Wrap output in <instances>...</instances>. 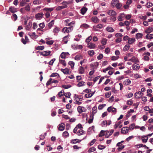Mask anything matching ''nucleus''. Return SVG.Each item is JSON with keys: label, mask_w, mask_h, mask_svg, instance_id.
I'll list each match as a JSON object with an SVG mask.
<instances>
[{"label": "nucleus", "mask_w": 153, "mask_h": 153, "mask_svg": "<svg viewBox=\"0 0 153 153\" xmlns=\"http://www.w3.org/2000/svg\"><path fill=\"white\" fill-rule=\"evenodd\" d=\"M88 54L91 56H93L94 54V52L93 50L88 51Z\"/></svg>", "instance_id": "obj_31"}, {"label": "nucleus", "mask_w": 153, "mask_h": 153, "mask_svg": "<svg viewBox=\"0 0 153 153\" xmlns=\"http://www.w3.org/2000/svg\"><path fill=\"white\" fill-rule=\"evenodd\" d=\"M59 62L62 64L64 66H66V64L64 60L60 59Z\"/></svg>", "instance_id": "obj_36"}, {"label": "nucleus", "mask_w": 153, "mask_h": 153, "mask_svg": "<svg viewBox=\"0 0 153 153\" xmlns=\"http://www.w3.org/2000/svg\"><path fill=\"white\" fill-rule=\"evenodd\" d=\"M45 47L44 46H38L36 48V49L38 50H42L44 49Z\"/></svg>", "instance_id": "obj_40"}, {"label": "nucleus", "mask_w": 153, "mask_h": 153, "mask_svg": "<svg viewBox=\"0 0 153 153\" xmlns=\"http://www.w3.org/2000/svg\"><path fill=\"white\" fill-rule=\"evenodd\" d=\"M107 111L110 112L111 111L113 113H115L117 112L116 109L114 107L110 106L108 107L107 109Z\"/></svg>", "instance_id": "obj_4"}, {"label": "nucleus", "mask_w": 153, "mask_h": 153, "mask_svg": "<svg viewBox=\"0 0 153 153\" xmlns=\"http://www.w3.org/2000/svg\"><path fill=\"white\" fill-rule=\"evenodd\" d=\"M79 73L81 74H83L84 73V68L82 66H80L79 70Z\"/></svg>", "instance_id": "obj_28"}, {"label": "nucleus", "mask_w": 153, "mask_h": 153, "mask_svg": "<svg viewBox=\"0 0 153 153\" xmlns=\"http://www.w3.org/2000/svg\"><path fill=\"white\" fill-rule=\"evenodd\" d=\"M71 85H62L61 87L62 88H63L64 89H68L71 87Z\"/></svg>", "instance_id": "obj_33"}, {"label": "nucleus", "mask_w": 153, "mask_h": 153, "mask_svg": "<svg viewBox=\"0 0 153 153\" xmlns=\"http://www.w3.org/2000/svg\"><path fill=\"white\" fill-rule=\"evenodd\" d=\"M63 41L65 44L67 43L68 36H66L63 38Z\"/></svg>", "instance_id": "obj_46"}, {"label": "nucleus", "mask_w": 153, "mask_h": 153, "mask_svg": "<svg viewBox=\"0 0 153 153\" xmlns=\"http://www.w3.org/2000/svg\"><path fill=\"white\" fill-rule=\"evenodd\" d=\"M56 59L55 58H53L49 62V64L51 65H52L54 62L55 60Z\"/></svg>", "instance_id": "obj_59"}, {"label": "nucleus", "mask_w": 153, "mask_h": 153, "mask_svg": "<svg viewBox=\"0 0 153 153\" xmlns=\"http://www.w3.org/2000/svg\"><path fill=\"white\" fill-rule=\"evenodd\" d=\"M52 79L51 78H50L48 81L46 83V85L48 86L50 84L52 83Z\"/></svg>", "instance_id": "obj_63"}, {"label": "nucleus", "mask_w": 153, "mask_h": 153, "mask_svg": "<svg viewBox=\"0 0 153 153\" xmlns=\"http://www.w3.org/2000/svg\"><path fill=\"white\" fill-rule=\"evenodd\" d=\"M88 10V8L85 7H82L80 10V13L84 15L86 13V11Z\"/></svg>", "instance_id": "obj_5"}, {"label": "nucleus", "mask_w": 153, "mask_h": 153, "mask_svg": "<svg viewBox=\"0 0 153 153\" xmlns=\"http://www.w3.org/2000/svg\"><path fill=\"white\" fill-rule=\"evenodd\" d=\"M62 93H64V90H62L61 91L58 93V94L59 97H61L64 94H61Z\"/></svg>", "instance_id": "obj_53"}, {"label": "nucleus", "mask_w": 153, "mask_h": 153, "mask_svg": "<svg viewBox=\"0 0 153 153\" xmlns=\"http://www.w3.org/2000/svg\"><path fill=\"white\" fill-rule=\"evenodd\" d=\"M98 148L99 149L102 150L104 149L105 148V147L104 146L99 145L98 146Z\"/></svg>", "instance_id": "obj_56"}, {"label": "nucleus", "mask_w": 153, "mask_h": 153, "mask_svg": "<svg viewBox=\"0 0 153 153\" xmlns=\"http://www.w3.org/2000/svg\"><path fill=\"white\" fill-rule=\"evenodd\" d=\"M102 123L103 124L102 125L103 127L106 126L107 125V121L106 120H104L102 122Z\"/></svg>", "instance_id": "obj_57"}, {"label": "nucleus", "mask_w": 153, "mask_h": 153, "mask_svg": "<svg viewBox=\"0 0 153 153\" xmlns=\"http://www.w3.org/2000/svg\"><path fill=\"white\" fill-rule=\"evenodd\" d=\"M68 64L72 68L74 67V62L73 61H69L68 62Z\"/></svg>", "instance_id": "obj_42"}, {"label": "nucleus", "mask_w": 153, "mask_h": 153, "mask_svg": "<svg viewBox=\"0 0 153 153\" xmlns=\"http://www.w3.org/2000/svg\"><path fill=\"white\" fill-rule=\"evenodd\" d=\"M24 8H25V10L27 12L29 11L30 10V6L29 4H28L26 6L24 7Z\"/></svg>", "instance_id": "obj_37"}, {"label": "nucleus", "mask_w": 153, "mask_h": 153, "mask_svg": "<svg viewBox=\"0 0 153 153\" xmlns=\"http://www.w3.org/2000/svg\"><path fill=\"white\" fill-rule=\"evenodd\" d=\"M116 14V13L113 10H110L108 12V14L110 16H115Z\"/></svg>", "instance_id": "obj_15"}, {"label": "nucleus", "mask_w": 153, "mask_h": 153, "mask_svg": "<svg viewBox=\"0 0 153 153\" xmlns=\"http://www.w3.org/2000/svg\"><path fill=\"white\" fill-rule=\"evenodd\" d=\"M133 69L134 70H137L140 68V65L138 64H134L132 66Z\"/></svg>", "instance_id": "obj_14"}, {"label": "nucleus", "mask_w": 153, "mask_h": 153, "mask_svg": "<svg viewBox=\"0 0 153 153\" xmlns=\"http://www.w3.org/2000/svg\"><path fill=\"white\" fill-rule=\"evenodd\" d=\"M113 68L110 66H109L106 68L104 69L103 70V72L105 73L106 71L108 70L111 69H112Z\"/></svg>", "instance_id": "obj_47"}, {"label": "nucleus", "mask_w": 153, "mask_h": 153, "mask_svg": "<svg viewBox=\"0 0 153 153\" xmlns=\"http://www.w3.org/2000/svg\"><path fill=\"white\" fill-rule=\"evenodd\" d=\"M146 39H152L153 38V35L152 34H148L146 36Z\"/></svg>", "instance_id": "obj_32"}, {"label": "nucleus", "mask_w": 153, "mask_h": 153, "mask_svg": "<svg viewBox=\"0 0 153 153\" xmlns=\"http://www.w3.org/2000/svg\"><path fill=\"white\" fill-rule=\"evenodd\" d=\"M54 24V20H52L50 23H49L48 25V27L50 28H51L52 27L53 25Z\"/></svg>", "instance_id": "obj_23"}, {"label": "nucleus", "mask_w": 153, "mask_h": 153, "mask_svg": "<svg viewBox=\"0 0 153 153\" xmlns=\"http://www.w3.org/2000/svg\"><path fill=\"white\" fill-rule=\"evenodd\" d=\"M105 105H106V104H102V105H100L98 106V109L99 110H101Z\"/></svg>", "instance_id": "obj_55"}, {"label": "nucleus", "mask_w": 153, "mask_h": 153, "mask_svg": "<svg viewBox=\"0 0 153 153\" xmlns=\"http://www.w3.org/2000/svg\"><path fill=\"white\" fill-rule=\"evenodd\" d=\"M78 82H79V83L77 85L78 87H80L83 86L85 85V82L83 81L79 82L78 81Z\"/></svg>", "instance_id": "obj_30"}, {"label": "nucleus", "mask_w": 153, "mask_h": 153, "mask_svg": "<svg viewBox=\"0 0 153 153\" xmlns=\"http://www.w3.org/2000/svg\"><path fill=\"white\" fill-rule=\"evenodd\" d=\"M106 30L107 31L110 32H112L114 31V30L112 27H108L106 28Z\"/></svg>", "instance_id": "obj_21"}, {"label": "nucleus", "mask_w": 153, "mask_h": 153, "mask_svg": "<svg viewBox=\"0 0 153 153\" xmlns=\"http://www.w3.org/2000/svg\"><path fill=\"white\" fill-rule=\"evenodd\" d=\"M122 6V5L121 3H118L116 4V7L118 9H119Z\"/></svg>", "instance_id": "obj_51"}, {"label": "nucleus", "mask_w": 153, "mask_h": 153, "mask_svg": "<svg viewBox=\"0 0 153 153\" xmlns=\"http://www.w3.org/2000/svg\"><path fill=\"white\" fill-rule=\"evenodd\" d=\"M153 30V27H149L148 29H146L145 30V32L146 33H150L152 32Z\"/></svg>", "instance_id": "obj_24"}, {"label": "nucleus", "mask_w": 153, "mask_h": 153, "mask_svg": "<svg viewBox=\"0 0 153 153\" xmlns=\"http://www.w3.org/2000/svg\"><path fill=\"white\" fill-rule=\"evenodd\" d=\"M122 123L121 121H119L114 126V127L115 129H116Z\"/></svg>", "instance_id": "obj_44"}, {"label": "nucleus", "mask_w": 153, "mask_h": 153, "mask_svg": "<svg viewBox=\"0 0 153 153\" xmlns=\"http://www.w3.org/2000/svg\"><path fill=\"white\" fill-rule=\"evenodd\" d=\"M88 47L90 49H94L95 48L96 45L92 42L88 43Z\"/></svg>", "instance_id": "obj_7"}, {"label": "nucleus", "mask_w": 153, "mask_h": 153, "mask_svg": "<svg viewBox=\"0 0 153 153\" xmlns=\"http://www.w3.org/2000/svg\"><path fill=\"white\" fill-rule=\"evenodd\" d=\"M97 107H94L92 109V110H93L92 112L93 114L94 115V114H95L97 112Z\"/></svg>", "instance_id": "obj_60"}, {"label": "nucleus", "mask_w": 153, "mask_h": 153, "mask_svg": "<svg viewBox=\"0 0 153 153\" xmlns=\"http://www.w3.org/2000/svg\"><path fill=\"white\" fill-rule=\"evenodd\" d=\"M9 10L13 13H14L17 11L16 9L13 7H10Z\"/></svg>", "instance_id": "obj_11"}, {"label": "nucleus", "mask_w": 153, "mask_h": 153, "mask_svg": "<svg viewBox=\"0 0 153 153\" xmlns=\"http://www.w3.org/2000/svg\"><path fill=\"white\" fill-rule=\"evenodd\" d=\"M148 137L146 136H142V140L143 143H146L147 141Z\"/></svg>", "instance_id": "obj_13"}, {"label": "nucleus", "mask_w": 153, "mask_h": 153, "mask_svg": "<svg viewBox=\"0 0 153 153\" xmlns=\"http://www.w3.org/2000/svg\"><path fill=\"white\" fill-rule=\"evenodd\" d=\"M59 31V30L58 28V27H55L54 28V29L53 30V32L56 33H57Z\"/></svg>", "instance_id": "obj_54"}, {"label": "nucleus", "mask_w": 153, "mask_h": 153, "mask_svg": "<svg viewBox=\"0 0 153 153\" xmlns=\"http://www.w3.org/2000/svg\"><path fill=\"white\" fill-rule=\"evenodd\" d=\"M51 53V51H44L41 52L40 54L44 56H48Z\"/></svg>", "instance_id": "obj_2"}, {"label": "nucleus", "mask_w": 153, "mask_h": 153, "mask_svg": "<svg viewBox=\"0 0 153 153\" xmlns=\"http://www.w3.org/2000/svg\"><path fill=\"white\" fill-rule=\"evenodd\" d=\"M129 131L128 127H124L122 128L121 130V132L122 134H126Z\"/></svg>", "instance_id": "obj_3"}, {"label": "nucleus", "mask_w": 153, "mask_h": 153, "mask_svg": "<svg viewBox=\"0 0 153 153\" xmlns=\"http://www.w3.org/2000/svg\"><path fill=\"white\" fill-rule=\"evenodd\" d=\"M130 46L128 45H126L123 48V51H128L130 48Z\"/></svg>", "instance_id": "obj_27"}, {"label": "nucleus", "mask_w": 153, "mask_h": 153, "mask_svg": "<svg viewBox=\"0 0 153 153\" xmlns=\"http://www.w3.org/2000/svg\"><path fill=\"white\" fill-rule=\"evenodd\" d=\"M107 40L105 38L103 39L101 41V43L103 45H105L106 43Z\"/></svg>", "instance_id": "obj_45"}, {"label": "nucleus", "mask_w": 153, "mask_h": 153, "mask_svg": "<svg viewBox=\"0 0 153 153\" xmlns=\"http://www.w3.org/2000/svg\"><path fill=\"white\" fill-rule=\"evenodd\" d=\"M60 56L62 59H65L66 57L65 52H62L60 55Z\"/></svg>", "instance_id": "obj_49"}, {"label": "nucleus", "mask_w": 153, "mask_h": 153, "mask_svg": "<svg viewBox=\"0 0 153 153\" xmlns=\"http://www.w3.org/2000/svg\"><path fill=\"white\" fill-rule=\"evenodd\" d=\"M126 15L124 13L120 14V16L117 18L118 20L119 21H122L123 20L122 19L125 17Z\"/></svg>", "instance_id": "obj_12"}, {"label": "nucleus", "mask_w": 153, "mask_h": 153, "mask_svg": "<svg viewBox=\"0 0 153 153\" xmlns=\"http://www.w3.org/2000/svg\"><path fill=\"white\" fill-rule=\"evenodd\" d=\"M53 10V8H45L43 10L47 12H51Z\"/></svg>", "instance_id": "obj_29"}, {"label": "nucleus", "mask_w": 153, "mask_h": 153, "mask_svg": "<svg viewBox=\"0 0 153 153\" xmlns=\"http://www.w3.org/2000/svg\"><path fill=\"white\" fill-rule=\"evenodd\" d=\"M92 39V37L91 36L88 37L86 39L85 42L87 43H88L90 42Z\"/></svg>", "instance_id": "obj_48"}, {"label": "nucleus", "mask_w": 153, "mask_h": 153, "mask_svg": "<svg viewBox=\"0 0 153 153\" xmlns=\"http://www.w3.org/2000/svg\"><path fill=\"white\" fill-rule=\"evenodd\" d=\"M111 94V92H108L105 94V96L106 98H109Z\"/></svg>", "instance_id": "obj_58"}, {"label": "nucleus", "mask_w": 153, "mask_h": 153, "mask_svg": "<svg viewBox=\"0 0 153 153\" xmlns=\"http://www.w3.org/2000/svg\"><path fill=\"white\" fill-rule=\"evenodd\" d=\"M73 29L72 27H70L68 28H67L66 27H65L63 28L62 31H64V33L65 32L67 33H69Z\"/></svg>", "instance_id": "obj_1"}, {"label": "nucleus", "mask_w": 153, "mask_h": 153, "mask_svg": "<svg viewBox=\"0 0 153 153\" xmlns=\"http://www.w3.org/2000/svg\"><path fill=\"white\" fill-rule=\"evenodd\" d=\"M61 4L63 5L62 6L64 7V8H65L68 7L67 4H70V3L69 1H64Z\"/></svg>", "instance_id": "obj_16"}, {"label": "nucleus", "mask_w": 153, "mask_h": 153, "mask_svg": "<svg viewBox=\"0 0 153 153\" xmlns=\"http://www.w3.org/2000/svg\"><path fill=\"white\" fill-rule=\"evenodd\" d=\"M135 39L134 38H129L128 40V43L129 44H131L134 42Z\"/></svg>", "instance_id": "obj_18"}, {"label": "nucleus", "mask_w": 153, "mask_h": 153, "mask_svg": "<svg viewBox=\"0 0 153 153\" xmlns=\"http://www.w3.org/2000/svg\"><path fill=\"white\" fill-rule=\"evenodd\" d=\"M63 95L65 96V97L66 98H70L71 96V93L70 92H64Z\"/></svg>", "instance_id": "obj_34"}, {"label": "nucleus", "mask_w": 153, "mask_h": 153, "mask_svg": "<svg viewBox=\"0 0 153 153\" xmlns=\"http://www.w3.org/2000/svg\"><path fill=\"white\" fill-rule=\"evenodd\" d=\"M82 56L80 55H77L76 56L74 57L75 59L76 60H79L82 59Z\"/></svg>", "instance_id": "obj_22"}, {"label": "nucleus", "mask_w": 153, "mask_h": 153, "mask_svg": "<svg viewBox=\"0 0 153 153\" xmlns=\"http://www.w3.org/2000/svg\"><path fill=\"white\" fill-rule=\"evenodd\" d=\"M26 1L25 0H22L20 3V5L21 6H24L25 4L26 3Z\"/></svg>", "instance_id": "obj_64"}, {"label": "nucleus", "mask_w": 153, "mask_h": 153, "mask_svg": "<svg viewBox=\"0 0 153 153\" xmlns=\"http://www.w3.org/2000/svg\"><path fill=\"white\" fill-rule=\"evenodd\" d=\"M32 23L31 22H29L27 26L26 29L27 30H29L32 26Z\"/></svg>", "instance_id": "obj_35"}, {"label": "nucleus", "mask_w": 153, "mask_h": 153, "mask_svg": "<svg viewBox=\"0 0 153 153\" xmlns=\"http://www.w3.org/2000/svg\"><path fill=\"white\" fill-rule=\"evenodd\" d=\"M63 136L64 137H68L69 136V134L67 131H65L63 133Z\"/></svg>", "instance_id": "obj_43"}, {"label": "nucleus", "mask_w": 153, "mask_h": 153, "mask_svg": "<svg viewBox=\"0 0 153 153\" xmlns=\"http://www.w3.org/2000/svg\"><path fill=\"white\" fill-rule=\"evenodd\" d=\"M143 36V34L141 33H138L136 35V38L137 39L142 38Z\"/></svg>", "instance_id": "obj_19"}, {"label": "nucleus", "mask_w": 153, "mask_h": 153, "mask_svg": "<svg viewBox=\"0 0 153 153\" xmlns=\"http://www.w3.org/2000/svg\"><path fill=\"white\" fill-rule=\"evenodd\" d=\"M61 71L65 74H68L71 73L69 70L68 68H65L64 69L62 68L61 69Z\"/></svg>", "instance_id": "obj_6"}, {"label": "nucleus", "mask_w": 153, "mask_h": 153, "mask_svg": "<svg viewBox=\"0 0 153 153\" xmlns=\"http://www.w3.org/2000/svg\"><path fill=\"white\" fill-rule=\"evenodd\" d=\"M143 93H141L140 91H139L137 93H136L134 95L136 97H138L139 98L140 97L141 95L142 96L143 95Z\"/></svg>", "instance_id": "obj_25"}, {"label": "nucleus", "mask_w": 153, "mask_h": 153, "mask_svg": "<svg viewBox=\"0 0 153 153\" xmlns=\"http://www.w3.org/2000/svg\"><path fill=\"white\" fill-rule=\"evenodd\" d=\"M114 130L113 129L111 130L110 131L107 132L105 134V137L106 138H108L109 136L111 135L113 133Z\"/></svg>", "instance_id": "obj_9"}, {"label": "nucleus", "mask_w": 153, "mask_h": 153, "mask_svg": "<svg viewBox=\"0 0 153 153\" xmlns=\"http://www.w3.org/2000/svg\"><path fill=\"white\" fill-rule=\"evenodd\" d=\"M65 125L64 123H62L60 124L58 127V129L59 131H62L64 129Z\"/></svg>", "instance_id": "obj_10"}, {"label": "nucleus", "mask_w": 153, "mask_h": 153, "mask_svg": "<svg viewBox=\"0 0 153 153\" xmlns=\"http://www.w3.org/2000/svg\"><path fill=\"white\" fill-rule=\"evenodd\" d=\"M105 132V131L103 130H101L100 131V134H99V137H102L104 135V133Z\"/></svg>", "instance_id": "obj_52"}, {"label": "nucleus", "mask_w": 153, "mask_h": 153, "mask_svg": "<svg viewBox=\"0 0 153 153\" xmlns=\"http://www.w3.org/2000/svg\"><path fill=\"white\" fill-rule=\"evenodd\" d=\"M43 15L42 13H39L36 15L35 18L36 19H39L42 18Z\"/></svg>", "instance_id": "obj_8"}, {"label": "nucleus", "mask_w": 153, "mask_h": 153, "mask_svg": "<svg viewBox=\"0 0 153 153\" xmlns=\"http://www.w3.org/2000/svg\"><path fill=\"white\" fill-rule=\"evenodd\" d=\"M84 131L82 129H80L78 130L77 133V134L78 136L84 134Z\"/></svg>", "instance_id": "obj_26"}, {"label": "nucleus", "mask_w": 153, "mask_h": 153, "mask_svg": "<svg viewBox=\"0 0 153 153\" xmlns=\"http://www.w3.org/2000/svg\"><path fill=\"white\" fill-rule=\"evenodd\" d=\"M131 83V81L129 79H127L123 82V84L124 85H129Z\"/></svg>", "instance_id": "obj_20"}, {"label": "nucleus", "mask_w": 153, "mask_h": 153, "mask_svg": "<svg viewBox=\"0 0 153 153\" xmlns=\"http://www.w3.org/2000/svg\"><path fill=\"white\" fill-rule=\"evenodd\" d=\"M153 6V4L152 3L147 2L146 4V7L148 8H149Z\"/></svg>", "instance_id": "obj_62"}, {"label": "nucleus", "mask_w": 153, "mask_h": 153, "mask_svg": "<svg viewBox=\"0 0 153 153\" xmlns=\"http://www.w3.org/2000/svg\"><path fill=\"white\" fill-rule=\"evenodd\" d=\"M96 150V148L94 147H91V148H90L88 151V152L89 153H91V152H93L94 151H95Z\"/></svg>", "instance_id": "obj_38"}, {"label": "nucleus", "mask_w": 153, "mask_h": 153, "mask_svg": "<svg viewBox=\"0 0 153 153\" xmlns=\"http://www.w3.org/2000/svg\"><path fill=\"white\" fill-rule=\"evenodd\" d=\"M59 76V74L56 73H53L50 76L51 77H53L55 76Z\"/></svg>", "instance_id": "obj_41"}, {"label": "nucleus", "mask_w": 153, "mask_h": 153, "mask_svg": "<svg viewBox=\"0 0 153 153\" xmlns=\"http://www.w3.org/2000/svg\"><path fill=\"white\" fill-rule=\"evenodd\" d=\"M75 23V22L74 21H73L70 23H69L68 25L70 26V27H72V29L73 30V27L74 26H73L72 25H74Z\"/></svg>", "instance_id": "obj_50"}, {"label": "nucleus", "mask_w": 153, "mask_h": 153, "mask_svg": "<svg viewBox=\"0 0 153 153\" xmlns=\"http://www.w3.org/2000/svg\"><path fill=\"white\" fill-rule=\"evenodd\" d=\"M82 108H84L83 107H82L80 106H78L77 109L78 112L79 114H81L83 112V110L82 109Z\"/></svg>", "instance_id": "obj_17"}, {"label": "nucleus", "mask_w": 153, "mask_h": 153, "mask_svg": "<svg viewBox=\"0 0 153 153\" xmlns=\"http://www.w3.org/2000/svg\"><path fill=\"white\" fill-rule=\"evenodd\" d=\"M92 20L95 23L98 22V19L97 17H92Z\"/></svg>", "instance_id": "obj_39"}, {"label": "nucleus", "mask_w": 153, "mask_h": 153, "mask_svg": "<svg viewBox=\"0 0 153 153\" xmlns=\"http://www.w3.org/2000/svg\"><path fill=\"white\" fill-rule=\"evenodd\" d=\"M53 43V40H50L48 41H47L46 42V43L49 45H51Z\"/></svg>", "instance_id": "obj_61"}]
</instances>
